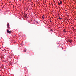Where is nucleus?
<instances>
[{
    "instance_id": "1",
    "label": "nucleus",
    "mask_w": 76,
    "mask_h": 76,
    "mask_svg": "<svg viewBox=\"0 0 76 76\" xmlns=\"http://www.w3.org/2000/svg\"><path fill=\"white\" fill-rule=\"evenodd\" d=\"M7 33H8V34H10L11 32V31H9L8 29H7Z\"/></svg>"
},
{
    "instance_id": "2",
    "label": "nucleus",
    "mask_w": 76,
    "mask_h": 76,
    "mask_svg": "<svg viewBox=\"0 0 76 76\" xmlns=\"http://www.w3.org/2000/svg\"><path fill=\"white\" fill-rule=\"evenodd\" d=\"M7 25V28H10V26H9L10 24H8Z\"/></svg>"
},
{
    "instance_id": "3",
    "label": "nucleus",
    "mask_w": 76,
    "mask_h": 76,
    "mask_svg": "<svg viewBox=\"0 0 76 76\" xmlns=\"http://www.w3.org/2000/svg\"><path fill=\"white\" fill-rule=\"evenodd\" d=\"M63 32H66V29H64L63 30Z\"/></svg>"
},
{
    "instance_id": "4",
    "label": "nucleus",
    "mask_w": 76,
    "mask_h": 76,
    "mask_svg": "<svg viewBox=\"0 0 76 76\" xmlns=\"http://www.w3.org/2000/svg\"><path fill=\"white\" fill-rule=\"evenodd\" d=\"M68 41H69V42L71 43L72 42V40H69Z\"/></svg>"
},
{
    "instance_id": "5",
    "label": "nucleus",
    "mask_w": 76,
    "mask_h": 76,
    "mask_svg": "<svg viewBox=\"0 0 76 76\" xmlns=\"http://www.w3.org/2000/svg\"><path fill=\"white\" fill-rule=\"evenodd\" d=\"M58 19H62V18H61V17L60 18V17H59V18H58Z\"/></svg>"
},
{
    "instance_id": "6",
    "label": "nucleus",
    "mask_w": 76,
    "mask_h": 76,
    "mask_svg": "<svg viewBox=\"0 0 76 76\" xmlns=\"http://www.w3.org/2000/svg\"><path fill=\"white\" fill-rule=\"evenodd\" d=\"M60 3L61 4H62V1H60Z\"/></svg>"
},
{
    "instance_id": "7",
    "label": "nucleus",
    "mask_w": 76,
    "mask_h": 76,
    "mask_svg": "<svg viewBox=\"0 0 76 76\" xmlns=\"http://www.w3.org/2000/svg\"><path fill=\"white\" fill-rule=\"evenodd\" d=\"M25 15V17H26L27 16V15L26 14Z\"/></svg>"
},
{
    "instance_id": "8",
    "label": "nucleus",
    "mask_w": 76,
    "mask_h": 76,
    "mask_svg": "<svg viewBox=\"0 0 76 76\" xmlns=\"http://www.w3.org/2000/svg\"><path fill=\"white\" fill-rule=\"evenodd\" d=\"M58 3L59 5H60V4H61L59 2H58Z\"/></svg>"
},
{
    "instance_id": "9",
    "label": "nucleus",
    "mask_w": 76,
    "mask_h": 76,
    "mask_svg": "<svg viewBox=\"0 0 76 76\" xmlns=\"http://www.w3.org/2000/svg\"><path fill=\"white\" fill-rule=\"evenodd\" d=\"M24 52H26V50H24Z\"/></svg>"
},
{
    "instance_id": "10",
    "label": "nucleus",
    "mask_w": 76,
    "mask_h": 76,
    "mask_svg": "<svg viewBox=\"0 0 76 76\" xmlns=\"http://www.w3.org/2000/svg\"><path fill=\"white\" fill-rule=\"evenodd\" d=\"M50 31H51V32H52L53 31V30L51 29Z\"/></svg>"
},
{
    "instance_id": "11",
    "label": "nucleus",
    "mask_w": 76,
    "mask_h": 76,
    "mask_svg": "<svg viewBox=\"0 0 76 76\" xmlns=\"http://www.w3.org/2000/svg\"><path fill=\"white\" fill-rule=\"evenodd\" d=\"M43 16H44V15H43V16H42V18H43V19H44V17H43Z\"/></svg>"
},
{
    "instance_id": "12",
    "label": "nucleus",
    "mask_w": 76,
    "mask_h": 76,
    "mask_svg": "<svg viewBox=\"0 0 76 76\" xmlns=\"http://www.w3.org/2000/svg\"><path fill=\"white\" fill-rule=\"evenodd\" d=\"M37 23H38V22L37 21L36 22Z\"/></svg>"
},
{
    "instance_id": "13",
    "label": "nucleus",
    "mask_w": 76,
    "mask_h": 76,
    "mask_svg": "<svg viewBox=\"0 0 76 76\" xmlns=\"http://www.w3.org/2000/svg\"><path fill=\"white\" fill-rule=\"evenodd\" d=\"M50 22H51V20H50Z\"/></svg>"
}]
</instances>
